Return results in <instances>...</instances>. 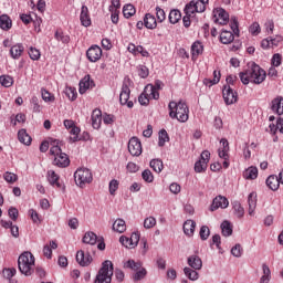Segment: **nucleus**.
I'll return each mask as SVG.
<instances>
[{
	"instance_id": "f257e3e1",
	"label": "nucleus",
	"mask_w": 283,
	"mask_h": 283,
	"mask_svg": "<svg viewBox=\"0 0 283 283\" xmlns=\"http://www.w3.org/2000/svg\"><path fill=\"white\" fill-rule=\"evenodd\" d=\"M239 77L243 85H249V83L260 85L266 80V71L260 67V65L252 63L245 71L239 74Z\"/></svg>"
},
{
	"instance_id": "f03ea898",
	"label": "nucleus",
	"mask_w": 283,
	"mask_h": 283,
	"mask_svg": "<svg viewBox=\"0 0 283 283\" xmlns=\"http://www.w3.org/2000/svg\"><path fill=\"white\" fill-rule=\"evenodd\" d=\"M170 118H177L179 123H187L189 120V106L185 101L180 99L178 103L170 102L168 105Z\"/></svg>"
},
{
	"instance_id": "7ed1b4c3",
	"label": "nucleus",
	"mask_w": 283,
	"mask_h": 283,
	"mask_svg": "<svg viewBox=\"0 0 283 283\" xmlns=\"http://www.w3.org/2000/svg\"><path fill=\"white\" fill-rule=\"evenodd\" d=\"M50 155L54 156L53 165L55 167H61L62 169L70 167V157L61 149V142H51Z\"/></svg>"
},
{
	"instance_id": "20e7f679",
	"label": "nucleus",
	"mask_w": 283,
	"mask_h": 283,
	"mask_svg": "<svg viewBox=\"0 0 283 283\" xmlns=\"http://www.w3.org/2000/svg\"><path fill=\"white\" fill-rule=\"evenodd\" d=\"M18 269L22 275L30 277L34 273V254L32 252H23L18 258Z\"/></svg>"
},
{
	"instance_id": "39448f33",
	"label": "nucleus",
	"mask_w": 283,
	"mask_h": 283,
	"mask_svg": "<svg viewBox=\"0 0 283 283\" xmlns=\"http://www.w3.org/2000/svg\"><path fill=\"white\" fill-rule=\"evenodd\" d=\"M112 275H114V264L106 260L102 263L94 283H112Z\"/></svg>"
},
{
	"instance_id": "423d86ee",
	"label": "nucleus",
	"mask_w": 283,
	"mask_h": 283,
	"mask_svg": "<svg viewBox=\"0 0 283 283\" xmlns=\"http://www.w3.org/2000/svg\"><path fill=\"white\" fill-rule=\"evenodd\" d=\"M74 178L75 184L77 185V187H81V189H83V187L90 185V182L94 180V177L92 176V170L87 168H78L74 174Z\"/></svg>"
},
{
	"instance_id": "0eeeda50",
	"label": "nucleus",
	"mask_w": 283,
	"mask_h": 283,
	"mask_svg": "<svg viewBox=\"0 0 283 283\" xmlns=\"http://www.w3.org/2000/svg\"><path fill=\"white\" fill-rule=\"evenodd\" d=\"M209 158H211V153H209V150H203L201 153L200 159L195 164V171L197 174H202V171H207Z\"/></svg>"
},
{
	"instance_id": "6e6552de",
	"label": "nucleus",
	"mask_w": 283,
	"mask_h": 283,
	"mask_svg": "<svg viewBox=\"0 0 283 283\" xmlns=\"http://www.w3.org/2000/svg\"><path fill=\"white\" fill-rule=\"evenodd\" d=\"M130 94L132 91L129 90V84H127V82H124L122 85V92L119 94V103L120 105H127L129 109L134 107V102L129 101Z\"/></svg>"
},
{
	"instance_id": "1a4fd4ad",
	"label": "nucleus",
	"mask_w": 283,
	"mask_h": 283,
	"mask_svg": "<svg viewBox=\"0 0 283 283\" xmlns=\"http://www.w3.org/2000/svg\"><path fill=\"white\" fill-rule=\"evenodd\" d=\"M222 94L226 105L238 103V92L233 91L229 84L223 86Z\"/></svg>"
},
{
	"instance_id": "9d476101",
	"label": "nucleus",
	"mask_w": 283,
	"mask_h": 283,
	"mask_svg": "<svg viewBox=\"0 0 283 283\" xmlns=\"http://www.w3.org/2000/svg\"><path fill=\"white\" fill-rule=\"evenodd\" d=\"M163 88V81L157 80L155 81V85L154 84H148L145 87V94H147V96H151V98H154L155 101H158V98H160V93H158V90Z\"/></svg>"
},
{
	"instance_id": "9b49d317",
	"label": "nucleus",
	"mask_w": 283,
	"mask_h": 283,
	"mask_svg": "<svg viewBox=\"0 0 283 283\" xmlns=\"http://www.w3.org/2000/svg\"><path fill=\"white\" fill-rule=\"evenodd\" d=\"M213 21L219 25H227L229 23V13L222 8H217L213 10Z\"/></svg>"
},
{
	"instance_id": "f8f14e48",
	"label": "nucleus",
	"mask_w": 283,
	"mask_h": 283,
	"mask_svg": "<svg viewBox=\"0 0 283 283\" xmlns=\"http://www.w3.org/2000/svg\"><path fill=\"white\" fill-rule=\"evenodd\" d=\"M128 151L132 156H140V154H143V144L138 137H132L129 139Z\"/></svg>"
},
{
	"instance_id": "ddd939ff",
	"label": "nucleus",
	"mask_w": 283,
	"mask_h": 283,
	"mask_svg": "<svg viewBox=\"0 0 283 283\" xmlns=\"http://www.w3.org/2000/svg\"><path fill=\"white\" fill-rule=\"evenodd\" d=\"M93 261L92 254L90 250H78L76 253V262L80 266H90L91 262Z\"/></svg>"
},
{
	"instance_id": "4468645a",
	"label": "nucleus",
	"mask_w": 283,
	"mask_h": 283,
	"mask_svg": "<svg viewBox=\"0 0 283 283\" xmlns=\"http://www.w3.org/2000/svg\"><path fill=\"white\" fill-rule=\"evenodd\" d=\"M86 56L91 63H96V61H101V56H103V50L98 45H92L86 51Z\"/></svg>"
},
{
	"instance_id": "2eb2a0df",
	"label": "nucleus",
	"mask_w": 283,
	"mask_h": 283,
	"mask_svg": "<svg viewBox=\"0 0 283 283\" xmlns=\"http://www.w3.org/2000/svg\"><path fill=\"white\" fill-rule=\"evenodd\" d=\"M229 207V199L227 197L217 196L210 206V211H218V209H227Z\"/></svg>"
},
{
	"instance_id": "dca6fc26",
	"label": "nucleus",
	"mask_w": 283,
	"mask_h": 283,
	"mask_svg": "<svg viewBox=\"0 0 283 283\" xmlns=\"http://www.w3.org/2000/svg\"><path fill=\"white\" fill-rule=\"evenodd\" d=\"M80 20L84 28H90V25H92V19L90 18V9L87 8V6H82Z\"/></svg>"
},
{
	"instance_id": "f3484780",
	"label": "nucleus",
	"mask_w": 283,
	"mask_h": 283,
	"mask_svg": "<svg viewBox=\"0 0 283 283\" xmlns=\"http://www.w3.org/2000/svg\"><path fill=\"white\" fill-rule=\"evenodd\" d=\"M271 109L274 114L282 116L283 114V97L277 96L276 98L272 99L271 102Z\"/></svg>"
},
{
	"instance_id": "a211bd4d",
	"label": "nucleus",
	"mask_w": 283,
	"mask_h": 283,
	"mask_svg": "<svg viewBox=\"0 0 283 283\" xmlns=\"http://www.w3.org/2000/svg\"><path fill=\"white\" fill-rule=\"evenodd\" d=\"M91 118L93 128L101 129V123L103 120V113L101 112V109H94Z\"/></svg>"
},
{
	"instance_id": "6ab92c4d",
	"label": "nucleus",
	"mask_w": 283,
	"mask_h": 283,
	"mask_svg": "<svg viewBox=\"0 0 283 283\" xmlns=\"http://www.w3.org/2000/svg\"><path fill=\"white\" fill-rule=\"evenodd\" d=\"M249 216H254L255 208L258 207V193L251 192L248 197Z\"/></svg>"
},
{
	"instance_id": "aec40b11",
	"label": "nucleus",
	"mask_w": 283,
	"mask_h": 283,
	"mask_svg": "<svg viewBox=\"0 0 283 283\" xmlns=\"http://www.w3.org/2000/svg\"><path fill=\"white\" fill-rule=\"evenodd\" d=\"M188 264L195 271H200L202 269V259L200 256L193 254L188 258Z\"/></svg>"
},
{
	"instance_id": "412c9836",
	"label": "nucleus",
	"mask_w": 283,
	"mask_h": 283,
	"mask_svg": "<svg viewBox=\"0 0 283 283\" xmlns=\"http://www.w3.org/2000/svg\"><path fill=\"white\" fill-rule=\"evenodd\" d=\"M90 87H94V81H91L90 75H86L80 81V94H85Z\"/></svg>"
},
{
	"instance_id": "4be33fe9",
	"label": "nucleus",
	"mask_w": 283,
	"mask_h": 283,
	"mask_svg": "<svg viewBox=\"0 0 283 283\" xmlns=\"http://www.w3.org/2000/svg\"><path fill=\"white\" fill-rule=\"evenodd\" d=\"M144 25L148 30H156L158 22H156V17H154L151 13H146L144 18Z\"/></svg>"
},
{
	"instance_id": "5701e85b",
	"label": "nucleus",
	"mask_w": 283,
	"mask_h": 283,
	"mask_svg": "<svg viewBox=\"0 0 283 283\" xmlns=\"http://www.w3.org/2000/svg\"><path fill=\"white\" fill-rule=\"evenodd\" d=\"M235 39V35H233V32L222 30L220 34V42L223 43V45H229V43H233Z\"/></svg>"
},
{
	"instance_id": "b1692460",
	"label": "nucleus",
	"mask_w": 283,
	"mask_h": 283,
	"mask_svg": "<svg viewBox=\"0 0 283 283\" xmlns=\"http://www.w3.org/2000/svg\"><path fill=\"white\" fill-rule=\"evenodd\" d=\"M265 182L272 191H277V189H280V179L275 175L269 176Z\"/></svg>"
},
{
	"instance_id": "393cba45",
	"label": "nucleus",
	"mask_w": 283,
	"mask_h": 283,
	"mask_svg": "<svg viewBox=\"0 0 283 283\" xmlns=\"http://www.w3.org/2000/svg\"><path fill=\"white\" fill-rule=\"evenodd\" d=\"M184 12L185 14H188V17H193L196 12L200 13L198 2H196L195 0L190 1L188 4H186Z\"/></svg>"
},
{
	"instance_id": "a878e982",
	"label": "nucleus",
	"mask_w": 283,
	"mask_h": 283,
	"mask_svg": "<svg viewBox=\"0 0 283 283\" xmlns=\"http://www.w3.org/2000/svg\"><path fill=\"white\" fill-rule=\"evenodd\" d=\"M0 29L4 32L12 29V19L8 14L0 15Z\"/></svg>"
},
{
	"instance_id": "bb28decb",
	"label": "nucleus",
	"mask_w": 283,
	"mask_h": 283,
	"mask_svg": "<svg viewBox=\"0 0 283 283\" xmlns=\"http://www.w3.org/2000/svg\"><path fill=\"white\" fill-rule=\"evenodd\" d=\"M18 140H20L22 145H32V137L28 134V130L23 128L18 132Z\"/></svg>"
},
{
	"instance_id": "cd10ccee",
	"label": "nucleus",
	"mask_w": 283,
	"mask_h": 283,
	"mask_svg": "<svg viewBox=\"0 0 283 283\" xmlns=\"http://www.w3.org/2000/svg\"><path fill=\"white\" fill-rule=\"evenodd\" d=\"M196 231V221L193 220H187L184 223V233L185 235H188V238H191Z\"/></svg>"
},
{
	"instance_id": "c85d7f7f",
	"label": "nucleus",
	"mask_w": 283,
	"mask_h": 283,
	"mask_svg": "<svg viewBox=\"0 0 283 283\" xmlns=\"http://www.w3.org/2000/svg\"><path fill=\"white\" fill-rule=\"evenodd\" d=\"M48 181L52 187H57L61 189V184L59 182V175L54 170H49L46 174Z\"/></svg>"
},
{
	"instance_id": "c756f323",
	"label": "nucleus",
	"mask_w": 283,
	"mask_h": 283,
	"mask_svg": "<svg viewBox=\"0 0 283 283\" xmlns=\"http://www.w3.org/2000/svg\"><path fill=\"white\" fill-rule=\"evenodd\" d=\"M221 233L224 238L233 235V226H231L230 221L226 220L221 223Z\"/></svg>"
},
{
	"instance_id": "7c9ffc66",
	"label": "nucleus",
	"mask_w": 283,
	"mask_h": 283,
	"mask_svg": "<svg viewBox=\"0 0 283 283\" xmlns=\"http://www.w3.org/2000/svg\"><path fill=\"white\" fill-rule=\"evenodd\" d=\"M113 231H116L117 233H125V231H127V224L125 223V220H115L113 223Z\"/></svg>"
},
{
	"instance_id": "2f4dec72",
	"label": "nucleus",
	"mask_w": 283,
	"mask_h": 283,
	"mask_svg": "<svg viewBox=\"0 0 283 283\" xmlns=\"http://www.w3.org/2000/svg\"><path fill=\"white\" fill-rule=\"evenodd\" d=\"M98 240V237L94 232H86L83 237L84 244H90V247H94Z\"/></svg>"
},
{
	"instance_id": "473e14b6",
	"label": "nucleus",
	"mask_w": 283,
	"mask_h": 283,
	"mask_svg": "<svg viewBox=\"0 0 283 283\" xmlns=\"http://www.w3.org/2000/svg\"><path fill=\"white\" fill-rule=\"evenodd\" d=\"M23 44H15L11 46L10 54L14 60L21 59V54H23Z\"/></svg>"
},
{
	"instance_id": "72a5a7b5",
	"label": "nucleus",
	"mask_w": 283,
	"mask_h": 283,
	"mask_svg": "<svg viewBox=\"0 0 283 283\" xmlns=\"http://www.w3.org/2000/svg\"><path fill=\"white\" fill-rule=\"evenodd\" d=\"M202 52H205V46L202 45V42L196 41L195 43H192L191 45L192 57L200 56Z\"/></svg>"
},
{
	"instance_id": "f704fd0d",
	"label": "nucleus",
	"mask_w": 283,
	"mask_h": 283,
	"mask_svg": "<svg viewBox=\"0 0 283 283\" xmlns=\"http://www.w3.org/2000/svg\"><path fill=\"white\" fill-rule=\"evenodd\" d=\"M3 277L6 280H9L10 283H17V280L12 279L17 275V269L14 268H8L2 271Z\"/></svg>"
},
{
	"instance_id": "c9c22d12",
	"label": "nucleus",
	"mask_w": 283,
	"mask_h": 283,
	"mask_svg": "<svg viewBox=\"0 0 283 283\" xmlns=\"http://www.w3.org/2000/svg\"><path fill=\"white\" fill-rule=\"evenodd\" d=\"M220 71H214L213 72V78H205L203 83L208 86V87H213V85H218V83H220Z\"/></svg>"
},
{
	"instance_id": "e433bc0d",
	"label": "nucleus",
	"mask_w": 283,
	"mask_h": 283,
	"mask_svg": "<svg viewBox=\"0 0 283 283\" xmlns=\"http://www.w3.org/2000/svg\"><path fill=\"white\" fill-rule=\"evenodd\" d=\"M168 19L170 23L176 24L182 19V13H180V10L174 9L170 11Z\"/></svg>"
},
{
	"instance_id": "4c0bfd02",
	"label": "nucleus",
	"mask_w": 283,
	"mask_h": 283,
	"mask_svg": "<svg viewBox=\"0 0 283 283\" xmlns=\"http://www.w3.org/2000/svg\"><path fill=\"white\" fill-rule=\"evenodd\" d=\"M245 180H255L258 178V168L250 167L243 172Z\"/></svg>"
},
{
	"instance_id": "58836bf2",
	"label": "nucleus",
	"mask_w": 283,
	"mask_h": 283,
	"mask_svg": "<svg viewBox=\"0 0 283 283\" xmlns=\"http://www.w3.org/2000/svg\"><path fill=\"white\" fill-rule=\"evenodd\" d=\"M232 207L237 218H244V208L242 207V203H240V201H233Z\"/></svg>"
},
{
	"instance_id": "ea45409f",
	"label": "nucleus",
	"mask_w": 283,
	"mask_h": 283,
	"mask_svg": "<svg viewBox=\"0 0 283 283\" xmlns=\"http://www.w3.org/2000/svg\"><path fill=\"white\" fill-rule=\"evenodd\" d=\"M263 275L260 279V283H269L271 282V269H269V265L263 264Z\"/></svg>"
},
{
	"instance_id": "a19ab883",
	"label": "nucleus",
	"mask_w": 283,
	"mask_h": 283,
	"mask_svg": "<svg viewBox=\"0 0 283 283\" xmlns=\"http://www.w3.org/2000/svg\"><path fill=\"white\" fill-rule=\"evenodd\" d=\"M123 14L125 19H129L136 14V8H134V4H125L123 8Z\"/></svg>"
},
{
	"instance_id": "79ce46f5",
	"label": "nucleus",
	"mask_w": 283,
	"mask_h": 283,
	"mask_svg": "<svg viewBox=\"0 0 283 283\" xmlns=\"http://www.w3.org/2000/svg\"><path fill=\"white\" fill-rule=\"evenodd\" d=\"M0 84L3 87H12V85H14V78H12V76H10V75H1Z\"/></svg>"
},
{
	"instance_id": "37998d69",
	"label": "nucleus",
	"mask_w": 283,
	"mask_h": 283,
	"mask_svg": "<svg viewBox=\"0 0 283 283\" xmlns=\"http://www.w3.org/2000/svg\"><path fill=\"white\" fill-rule=\"evenodd\" d=\"M125 269H130L132 271H139V269L143 268V264L140 262H136L134 260H128L125 264H124Z\"/></svg>"
},
{
	"instance_id": "c03bdc74",
	"label": "nucleus",
	"mask_w": 283,
	"mask_h": 283,
	"mask_svg": "<svg viewBox=\"0 0 283 283\" xmlns=\"http://www.w3.org/2000/svg\"><path fill=\"white\" fill-rule=\"evenodd\" d=\"M150 167L156 171V174H160L164 169L163 160L160 159H151Z\"/></svg>"
},
{
	"instance_id": "a18cd8bd",
	"label": "nucleus",
	"mask_w": 283,
	"mask_h": 283,
	"mask_svg": "<svg viewBox=\"0 0 283 283\" xmlns=\"http://www.w3.org/2000/svg\"><path fill=\"white\" fill-rule=\"evenodd\" d=\"M184 273L187 277H189L192 282H196V280H198L199 274L197 273L196 270L191 269V268H185L184 269Z\"/></svg>"
},
{
	"instance_id": "49530a36",
	"label": "nucleus",
	"mask_w": 283,
	"mask_h": 283,
	"mask_svg": "<svg viewBox=\"0 0 283 283\" xmlns=\"http://www.w3.org/2000/svg\"><path fill=\"white\" fill-rule=\"evenodd\" d=\"M165 143H169V134H167V130L161 129L159 132V147H165Z\"/></svg>"
},
{
	"instance_id": "de8ad7c7",
	"label": "nucleus",
	"mask_w": 283,
	"mask_h": 283,
	"mask_svg": "<svg viewBox=\"0 0 283 283\" xmlns=\"http://www.w3.org/2000/svg\"><path fill=\"white\" fill-rule=\"evenodd\" d=\"M81 134V128L77 126L71 128L70 130V143H78V135Z\"/></svg>"
},
{
	"instance_id": "09e8293b",
	"label": "nucleus",
	"mask_w": 283,
	"mask_h": 283,
	"mask_svg": "<svg viewBox=\"0 0 283 283\" xmlns=\"http://www.w3.org/2000/svg\"><path fill=\"white\" fill-rule=\"evenodd\" d=\"M230 28H231L233 34H235L237 36H240V28L238 25V18L231 17V19H230Z\"/></svg>"
},
{
	"instance_id": "8fccbe9b",
	"label": "nucleus",
	"mask_w": 283,
	"mask_h": 283,
	"mask_svg": "<svg viewBox=\"0 0 283 283\" xmlns=\"http://www.w3.org/2000/svg\"><path fill=\"white\" fill-rule=\"evenodd\" d=\"M147 275V270L145 268H140L139 270H137V272L133 275V280L134 282H138L143 279H145V276Z\"/></svg>"
},
{
	"instance_id": "3c124183",
	"label": "nucleus",
	"mask_w": 283,
	"mask_h": 283,
	"mask_svg": "<svg viewBox=\"0 0 283 283\" xmlns=\"http://www.w3.org/2000/svg\"><path fill=\"white\" fill-rule=\"evenodd\" d=\"M42 98L45 103H53L54 101V94L50 93L48 90L42 88L41 90Z\"/></svg>"
},
{
	"instance_id": "603ef678",
	"label": "nucleus",
	"mask_w": 283,
	"mask_h": 283,
	"mask_svg": "<svg viewBox=\"0 0 283 283\" xmlns=\"http://www.w3.org/2000/svg\"><path fill=\"white\" fill-rule=\"evenodd\" d=\"M199 235L201 240H209V235H211V230H209V227L202 226L199 231Z\"/></svg>"
},
{
	"instance_id": "864d4df0",
	"label": "nucleus",
	"mask_w": 283,
	"mask_h": 283,
	"mask_svg": "<svg viewBox=\"0 0 283 283\" xmlns=\"http://www.w3.org/2000/svg\"><path fill=\"white\" fill-rule=\"evenodd\" d=\"M65 94H66L67 98H70V101H76V96L78 95V93L76 92V88H74L72 86L66 87Z\"/></svg>"
},
{
	"instance_id": "5fc2aeb1",
	"label": "nucleus",
	"mask_w": 283,
	"mask_h": 283,
	"mask_svg": "<svg viewBox=\"0 0 283 283\" xmlns=\"http://www.w3.org/2000/svg\"><path fill=\"white\" fill-rule=\"evenodd\" d=\"M29 56L32 61H39L41 59V51L31 46L29 50Z\"/></svg>"
},
{
	"instance_id": "6e6d98bb",
	"label": "nucleus",
	"mask_w": 283,
	"mask_h": 283,
	"mask_svg": "<svg viewBox=\"0 0 283 283\" xmlns=\"http://www.w3.org/2000/svg\"><path fill=\"white\" fill-rule=\"evenodd\" d=\"M53 140H59V139L49 138V140L42 142L41 145H40V151L42 154H45V151H48V149H50V147H52V142Z\"/></svg>"
},
{
	"instance_id": "4d7b16f0",
	"label": "nucleus",
	"mask_w": 283,
	"mask_h": 283,
	"mask_svg": "<svg viewBox=\"0 0 283 283\" xmlns=\"http://www.w3.org/2000/svg\"><path fill=\"white\" fill-rule=\"evenodd\" d=\"M242 253H243V250H242V245L240 243H237L232 249H231V254L234 256V258H242Z\"/></svg>"
},
{
	"instance_id": "13d9d810",
	"label": "nucleus",
	"mask_w": 283,
	"mask_h": 283,
	"mask_svg": "<svg viewBox=\"0 0 283 283\" xmlns=\"http://www.w3.org/2000/svg\"><path fill=\"white\" fill-rule=\"evenodd\" d=\"M129 239L130 245L133 247V249H136V247H138V242H140V233L133 232Z\"/></svg>"
},
{
	"instance_id": "bf43d9fd",
	"label": "nucleus",
	"mask_w": 283,
	"mask_h": 283,
	"mask_svg": "<svg viewBox=\"0 0 283 283\" xmlns=\"http://www.w3.org/2000/svg\"><path fill=\"white\" fill-rule=\"evenodd\" d=\"M261 31L262 29L260 28V23L258 22H253L249 28V32L252 33L253 36H258Z\"/></svg>"
},
{
	"instance_id": "052dcab7",
	"label": "nucleus",
	"mask_w": 283,
	"mask_h": 283,
	"mask_svg": "<svg viewBox=\"0 0 283 283\" xmlns=\"http://www.w3.org/2000/svg\"><path fill=\"white\" fill-rule=\"evenodd\" d=\"M142 178L145 180V182H154V174H151V170L149 169L142 172Z\"/></svg>"
},
{
	"instance_id": "680f3d73",
	"label": "nucleus",
	"mask_w": 283,
	"mask_h": 283,
	"mask_svg": "<svg viewBox=\"0 0 283 283\" xmlns=\"http://www.w3.org/2000/svg\"><path fill=\"white\" fill-rule=\"evenodd\" d=\"M155 224H156V218L154 217H147L144 220V229H154Z\"/></svg>"
},
{
	"instance_id": "e2e57ef3",
	"label": "nucleus",
	"mask_w": 283,
	"mask_h": 283,
	"mask_svg": "<svg viewBox=\"0 0 283 283\" xmlns=\"http://www.w3.org/2000/svg\"><path fill=\"white\" fill-rule=\"evenodd\" d=\"M3 178H4L6 182H10V184L17 182V180H19V177L14 172H6L3 175Z\"/></svg>"
},
{
	"instance_id": "0e129e2a",
	"label": "nucleus",
	"mask_w": 283,
	"mask_h": 283,
	"mask_svg": "<svg viewBox=\"0 0 283 283\" xmlns=\"http://www.w3.org/2000/svg\"><path fill=\"white\" fill-rule=\"evenodd\" d=\"M56 41H61L62 43H70V35L63 34V32L56 31L55 32Z\"/></svg>"
},
{
	"instance_id": "69168bd1",
	"label": "nucleus",
	"mask_w": 283,
	"mask_h": 283,
	"mask_svg": "<svg viewBox=\"0 0 283 283\" xmlns=\"http://www.w3.org/2000/svg\"><path fill=\"white\" fill-rule=\"evenodd\" d=\"M149 98H153V97L147 95V93H145V88H144V92L138 97L139 103L142 105H149Z\"/></svg>"
},
{
	"instance_id": "338daca9",
	"label": "nucleus",
	"mask_w": 283,
	"mask_h": 283,
	"mask_svg": "<svg viewBox=\"0 0 283 283\" xmlns=\"http://www.w3.org/2000/svg\"><path fill=\"white\" fill-rule=\"evenodd\" d=\"M138 75L140 76V78H147V76H149V69H147V66L145 65H139Z\"/></svg>"
},
{
	"instance_id": "774afa93",
	"label": "nucleus",
	"mask_w": 283,
	"mask_h": 283,
	"mask_svg": "<svg viewBox=\"0 0 283 283\" xmlns=\"http://www.w3.org/2000/svg\"><path fill=\"white\" fill-rule=\"evenodd\" d=\"M156 17L159 23H163V21L167 19V15L165 14V10L160 9V7H156Z\"/></svg>"
}]
</instances>
